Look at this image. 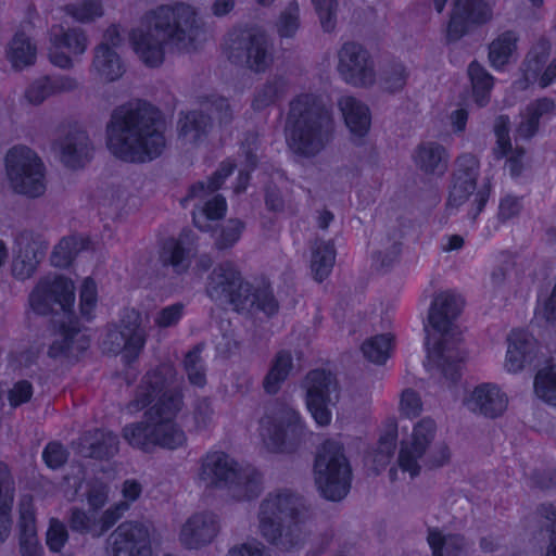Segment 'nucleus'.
Masks as SVG:
<instances>
[{
  "label": "nucleus",
  "instance_id": "nucleus-5",
  "mask_svg": "<svg viewBox=\"0 0 556 556\" xmlns=\"http://www.w3.org/2000/svg\"><path fill=\"white\" fill-rule=\"evenodd\" d=\"M331 126V113L321 99L301 94L291 103L287 142L295 153L311 155L324 146Z\"/></svg>",
  "mask_w": 556,
  "mask_h": 556
},
{
  "label": "nucleus",
  "instance_id": "nucleus-31",
  "mask_svg": "<svg viewBox=\"0 0 556 556\" xmlns=\"http://www.w3.org/2000/svg\"><path fill=\"white\" fill-rule=\"evenodd\" d=\"M446 150L434 142L418 146L414 153L415 164L426 174L442 175L447 168Z\"/></svg>",
  "mask_w": 556,
  "mask_h": 556
},
{
  "label": "nucleus",
  "instance_id": "nucleus-41",
  "mask_svg": "<svg viewBox=\"0 0 556 556\" xmlns=\"http://www.w3.org/2000/svg\"><path fill=\"white\" fill-rule=\"evenodd\" d=\"M292 368V357L288 352L277 354L269 372L264 380V388L268 393H276L286 380Z\"/></svg>",
  "mask_w": 556,
  "mask_h": 556
},
{
  "label": "nucleus",
  "instance_id": "nucleus-59",
  "mask_svg": "<svg viewBox=\"0 0 556 556\" xmlns=\"http://www.w3.org/2000/svg\"><path fill=\"white\" fill-rule=\"evenodd\" d=\"M541 515L546 519L551 527L549 544L545 556H556V505L551 504L541 508Z\"/></svg>",
  "mask_w": 556,
  "mask_h": 556
},
{
  "label": "nucleus",
  "instance_id": "nucleus-50",
  "mask_svg": "<svg viewBox=\"0 0 556 556\" xmlns=\"http://www.w3.org/2000/svg\"><path fill=\"white\" fill-rule=\"evenodd\" d=\"M97 306V286L96 282L87 278L84 280L80 296H79V309L80 314L87 319L93 316V312Z\"/></svg>",
  "mask_w": 556,
  "mask_h": 556
},
{
  "label": "nucleus",
  "instance_id": "nucleus-18",
  "mask_svg": "<svg viewBox=\"0 0 556 556\" xmlns=\"http://www.w3.org/2000/svg\"><path fill=\"white\" fill-rule=\"evenodd\" d=\"M113 556H152L149 528L140 522H124L110 536Z\"/></svg>",
  "mask_w": 556,
  "mask_h": 556
},
{
  "label": "nucleus",
  "instance_id": "nucleus-57",
  "mask_svg": "<svg viewBox=\"0 0 556 556\" xmlns=\"http://www.w3.org/2000/svg\"><path fill=\"white\" fill-rule=\"evenodd\" d=\"M67 540V532L63 523L52 520L47 532V544L52 551H60Z\"/></svg>",
  "mask_w": 556,
  "mask_h": 556
},
{
  "label": "nucleus",
  "instance_id": "nucleus-33",
  "mask_svg": "<svg viewBox=\"0 0 556 556\" xmlns=\"http://www.w3.org/2000/svg\"><path fill=\"white\" fill-rule=\"evenodd\" d=\"M427 539L433 556H463L466 552V542L459 535L434 528L429 530Z\"/></svg>",
  "mask_w": 556,
  "mask_h": 556
},
{
  "label": "nucleus",
  "instance_id": "nucleus-25",
  "mask_svg": "<svg viewBox=\"0 0 556 556\" xmlns=\"http://www.w3.org/2000/svg\"><path fill=\"white\" fill-rule=\"evenodd\" d=\"M218 533V522L212 514H194L180 528L178 540L189 549H199L210 544Z\"/></svg>",
  "mask_w": 556,
  "mask_h": 556
},
{
  "label": "nucleus",
  "instance_id": "nucleus-20",
  "mask_svg": "<svg viewBox=\"0 0 556 556\" xmlns=\"http://www.w3.org/2000/svg\"><path fill=\"white\" fill-rule=\"evenodd\" d=\"M142 316L136 309L127 311L122 320V330H111L106 334L104 345L109 352L124 351L126 356H135L144 344V332L141 329Z\"/></svg>",
  "mask_w": 556,
  "mask_h": 556
},
{
  "label": "nucleus",
  "instance_id": "nucleus-10",
  "mask_svg": "<svg viewBox=\"0 0 556 556\" xmlns=\"http://www.w3.org/2000/svg\"><path fill=\"white\" fill-rule=\"evenodd\" d=\"M7 175L12 188L24 195L36 198L46 190L45 170L38 156L26 147H15L7 155Z\"/></svg>",
  "mask_w": 556,
  "mask_h": 556
},
{
  "label": "nucleus",
  "instance_id": "nucleus-46",
  "mask_svg": "<svg viewBox=\"0 0 556 556\" xmlns=\"http://www.w3.org/2000/svg\"><path fill=\"white\" fill-rule=\"evenodd\" d=\"M226 213V202L219 195H213L207 200L202 208L193 214L195 225L200 229H207L206 220H216L222 218Z\"/></svg>",
  "mask_w": 556,
  "mask_h": 556
},
{
  "label": "nucleus",
  "instance_id": "nucleus-39",
  "mask_svg": "<svg viewBox=\"0 0 556 556\" xmlns=\"http://www.w3.org/2000/svg\"><path fill=\"white\" fill-rule=\"evenodd\" d=\"M517 37L511 31L501 34L489 48V60L494 68H502L513 59L516 51Z\"/></svg>",
  "mask_w": 556,
  "mask_h": 556
},
{
  "label": "nucleus",
  "instance_id": "nucleus-61",
  "mask_svg": "<svg viewBox=\"0 0 556 556\" xmlns=\"http://www.w3.org/2000/svg\"><path fill=\"white\" fill-rule=\"evenodd\" d=\"M298 28V7H291L285 12L278 22V31L283 37L294 34Z\"/></svg>",
  "mask_w": 556,
  "mask_h": 556
},
{
  "label": "nucleus",
  "instance_id": "nucleus-55",
  "mask_svg": "<svg viewBox=\"0 0 556 556\" xmlns=\"http://www.w3.org/2000/svg\"><path fill=\"white\" fill-rule=\"evenodd\" d=\"M319 16L323 28L327 31L334 26V0H312Z\"/></svg>",
  "mask_w": 556,
  "mask_h": 556
},
{
  "label": "nucleus",
  "instance_id": "nucleus-64",
  "mask_svg": "<svg viewBox=\"0 0 556 556\" xmlns=\"http://www.w3.org/2000/svg\"><path fill=\"white\" fill-rule=\"evenodd\" d=\"M228 556H265V553L258 543L249 542L241 546L233 547Z\"/></svg>",
  "mask_w": 556,
  "mask_h": 556
},
{
  "label": "nucleus",
  "instance_id": "nucleus-13",
  "mask_svg": "<svg viewBox=\"0 0 556 556\" xmlns=\"http://www.w3.org/2000/svg\"><path fill=\"white\" fill-rule=\"evenodd\" d=\"M477 168L478 161L473 155L465 154L458 159L447 201L450 207L457 208L467 204L473 215L481 212L488 201L490 188L488 185L476 187Z\"/></svg>",
  "mask_w": 556,
  "mask_h": 556
},
{
  "label": "nucleus",
  "instance_id": "nucleus-2",
  "mask_svg": "<svg viewBox=\"0 0 556 556\" xmlns=\"http://www.w3.org/2000/svg\"><path fill=\"white\" fill-rule=\"evenodd\" d=\"M200 35L194 12L184 4L161 5L147 12L129 34L137 56L149 66H157L164 58V45L189 50Z\"/></svg>",
  "mask_w": 556,
  "mask_h": 556
},
{
  "label": "nucleus",
  "instance_id": "nucleus-38",
  "mask_svg": "<svg viewBox=\"0 0 556 556\" xmlns=\"http://www.w3.org/2000/svg\"><path fill=\"white\" fill-rule=\"evenodd\" d=\"M336 251L331 241H317L312 249L311 269L316 280H324L333 267Z\"/></svg>",
  "mask_w": 556,
  "mask_h": 556
},
{
  "label": "nucleus",
  "instance_id": "nucleus-16",
  "mask_svg": "<svg viewBox=\"0 0 556 556\" xmlns=\"http://www.w3.org/2000/svg\"><path fill=\"white\" fill-rule=\"evenodd\" d=\"M303 430V420L293 408L276 407L260 421V434L268 450H283L285 439Z\"/></svg>",
  "mask_w": 556,
  "mask_h": 556
},
{
  "label": "nucleus",
  "instance_id": "nucleus-63",
  "mask_svg": "<svg viewBox=\"0 0 556 556\" xmlns=\"http://www.w3.org/2000/svg\"><path fill=\"white\" fill-rule=\"evenodd\" d=\"M186 251L178 242H168L164 250V258L173 266L179 267L185 260Z\"/></svg>",
  "mask_w": 556,
  "mask_h": 556
},
{
  "label": "nucleus",
  "instance_id": "nucleus-12",
  "mask_svg": "<svg viewBox=\"0 0 556 556\" xmlns=\"http://www.w3.org/2000/svg\"><path fill=\"white\" fill-rule=\"evenodd\" d=\"M305 405L317 426L326 427L332 420L331 408L339 401L336 379L325 370L311 371L304 379Z\"/></svg>",
  "mask_w": 556,
  "mask_h": 556
},
{
  "label": "nucleus",
  "instance_id": "nucleus-36",
  "mask_svg": "<svg viewBox=\"0 0 556 556\" xmlns=\"http://www.w3.org/2000/svg\"><path fill=\"white\" fill-rule=\"evenodd\" d=\"M43 255V248L38 242H27L21 247L13 262V274L20 279L30 277Z\"/></svg>",
  "mask_w": 556,
  "mask_h": 556
},
{
  "label": "nucleus",
  "instance_id": "nucleus-49",
  "mask_svg": "<svg viewBox=\"0 0 556 556\" xmlns=\"http://www.w3.org/2000/svg\"><path fill=\"white\" fill-rule=\"evenodd\" d=\"M90 150L81 138L68 141L62 148L63 162L72 167L80 166L89 157Z\"/></svg>",
  "mask_w": 556,
  "mask_h": 556
},
{
  "label": "nucleus",
  "instance_id": "nucleus-40",
  "mask_svg": "<svg viewBox=\"0 0 556 556\" xmlns=\"http://www.w3.org/2000/svg\"><path fill=\"white\" fill-rule=\"evenodd\" d=\"M535 395L549 405L556 406V365L541 368L534 378Z\"/></svg>",
  "mask_w": 556,
  "mask_h": 556
},
{
  "label": "nucleus",
  "instance_id": "nucleus-9",
  "mask_svg": "<svg viewBox=\"0 0 556 556\" xmlns=\"http://www.w3.org/2000/svg\"><path fill=\"white\" fill-rule=\"evenodd\" d=\"M314 472L316 484L326 498L340 501L349 493L351 468L338 441L328 440L323 443L316 456Z\"/></svg>",
  "mask_w": 556,
  "mask_h": 556
},
{
  "label": "nucleus",
  "instance_id": "nucleus-52",
  "mask_svg": "<svg viewBox=\"0 0 556 556\" xmlns=\"http://www.w3.org/2000/svg\"><path fill=\"white\" fill-rule=\"evenodd\" d=\"M400 413L405 417L417 416L422 410L420 396L413 390H404L399 403Z\"/></svg>",
  "mask_w": 556,
  "mask_h": 556
},
{
  "label": "nucleus",
  "instance_id": "nucleus-7",
  "mask_svg": "<svg viewBox=\"0 0 556 556\" xmlns=\"http://www.w3.org/2000/svg\"><path fill=\"white\" fill-rule=\"evenodd\" d=\"M437 434L438 425L430 417L420 418L412 425L410 429L403 428L396 463L389 470L390 480L406 482L419 476L422 459L433 445Z\"/></svg>",
  "mask_w": 556,
  "mask_h": 556
},
{
  "label": "nucleus",
  "instance_id": "nucleus-44",
  "mask_svg": "<svg viewBox=\"0 0 556 556\" xmlns=\"http://www.w3.org/2000/svg\"><path fill=\"white\" fill-rule=\"evenodd\" d=\"M556 321V283L554 289L542 290L538 296L533 323L540 327Z\"/></svg>",
  "mask_w": 556,
  "mask_h": 556
},
{
  "label": "nucleus",
  "instance_id": "nucleus-32",
  "mask_svg": "<svg viewBox=\"0 0 556 556\" xmlns=\"http://www.w3.org/2000/svg\"><path fill=\"white\" fill-rule=\"evenodd\" d=\"M494 131L496 137L495 154L498 157L506 156L510 174L513 176L518 175L525 164V153L521 150H511L508 137V119L500 116L495 122Z\"/></svg>",
  "mask_w": 556,
  "mask_h": 556
},
{
  "label": "nucleus",
  "instance_id": "nucleus-54",
  "mask_svg": "<svg viewBox=\"0 0 556 556\" xmlns=\"http://www.w3.org/2000/svg\"><path fill=\"white\" fill-rule=\"evenodd\" d=\"M243 229L244 225L242 222L238 219H230L216 239L217 244L220 248H227L235 244L239 240Z\"/></svg>",
  "mask_w": 556,
  "mask_h": 556
},
{
  "label": "nucleus",
  "instance_id": "nucleus-51",
  "mask_svg": "<svg viewBox=\"0 0 556 556\" xmlns=\"http://www.w3.org/2000/svg\"><path fill=\"white\" fill-rule=\"evenodd\" d=\"M70 13L78 21H91L102 15V4L100 0H78L71 7Z\"/></svg>",
  "mask_w": 556,
  "mask_h": 556
},
{
  "label": "nucleus",
  "instance_id": "nucleus-30",
  "mask_svg": "<svg viewBox=\"0 0 556 556\" xmlns=\"http://www.w3.org/2000/svg\"><path fill=\"white\" fill-rule=\"evenodd\" d=\"M37 47L24 33H16L5 48V60L15 71H23L35 64Z\"/></svg>",
  "mask_w": 556,
  "mask_h": 556
},
{
  "label": "nucleus",
  "instance_id": "nucleus-45",
  "mask_svg": "<svg viewBox=\"0 0 556 556\" xmlns=\"http://www.w3.org/2000/svg\"><path fill=\"white\" fill-rule=\"evenodd\" d=\"M393 336L384 333L366 340L362 345L364 356L372 363L381 364L389 357Z\"/></svg>",
  "mask_w": 556,
  "mask_h": 556
},
{
  "label": "nucleus",
  "instance_id": "nucleus-47",
  "mask_svg": "<svg viewBox=\"0 0 556 556\" xmlns=\"http://www.w3.org/2000/svg\"><path fill=\"white\" fill-rule=\"evenodd\" d=\"M206 119L198 113H189L179 122V136L188 143H195L205 134Z\"/></svg>",
  "mask_w": 556,
  "mask_h": 556
},
{
  "label": "nucleus",
  "instance_id": "nucleus-53",
  "mask_svg": "<svg viewBox=\"0 0 556 556\" xmlns=\"http://www.w3.org/2000/svg\"><path fill=\"white\" fill-rule=\"evenodd\" d=\"M185 367L188 372L189 380L192 384L201 387L205 382V377L202 370L200 350L197 349L190 352L185 359Z\"/></svg>",
  "mask_w": 556,
  "mask_h": 556
},
{
  "label": "nucleus",
  "instance_id": "nucleus-8",
  "mask_svg": "<svg viewBox=\"0 0 556 556\" xmlns=\"http://www.w3.org/2000/svg\"><path fill=\"white\" fill-rule=\"evenodd\" d=\"M86 488H88V510H74L71 525L75 530L90 532L93 535H100L113 525L121 514L127 509L128 504L136 501L141 493V486L138 482L134 480L125 481L122 488L124 502L114 509H108L100 515L99 509L104 505L108 497L106 488L102 484L86 485Z\"/></svg>",
  "mask_w": 556,
  "mask_h": 556
},
{
  "label": "nucleus",
  "instance_id": "nucleus-1",
  "mask_svg": "<svg viewBox=\"0 0 556 556\" xmlns=\"http://www.w3.org/2000/svg\"><path fill=\"white\" fill-rule=\"evenodd\" d=\"M134 405L137 409L147 408L148 424L125 427L124 438L129 444L150 451L155 446L173 450L186 442L185 432L175 421L181 399L167 389L159 374L146 378Z\"/></svg>",
  "mask_w": 556,
  "mask_h": 556
},
{
  "label": "nucleus",
  "instance_id": "nucleus-6",
  "mask_svg": "<svg viewBox=\"0 0 556 556\" xmlns=\"http://www.w3.org/2000/svg\"><path fill=\"white\" fill-rule=\"evenodd\" d=\"M208 295L222 302H229L237 311H244L256 306L266 314H273L277 303L273 294L267 290L252 291L248 282H243L231 263L219 265L210 276L207 285Z\"/></svg>",
  "mask_w": 556,
  "mask_h": 556
},
{
  "label": "nucleus",
  "instance_id": "nucleus-27",
  "mask_svg": "<svg viewBox=\"0 0 556 556\" xmlns=\"http://www.w3.org/2000/svg\"><path fill=\"white\" fill-rule=\"evenodd\" d=\"M338 108L353 139H363L370 129L371 115L363 101L352 96H343Z\"/></svg>",
  "mask_w": 556,
  "mask_h": 556
},
{
  "label": "nucleus",
  "instance_id": "nucleus-15",
  "mask_svg": "<svg viewBox=\"0 0 556 556\" xmlns=\"http://www.w3.org/2000/svg\"><path fill=\"white\" fill-rule=\"evenodd\" d=\"M295 498L289 492H281L268 496L261 506L260 531L268 541L275 542L278 538L285 545L288 542L290 531L282 533L280 526L293 518L295 511Z\"/></svg>",
  "mask_w": 556,
  "mask_h": 556
},
{
  "label": "nucleus",
  "instance_id": "nucleus-60",
  "mask_svg": "<svg viewBox=\"0 0 556 556\" xmlns=\"http://www.w3.org/2000/svg\"><path fill=\"white\" fill-rule=\"evenodd\" d=\"M31 395V384L27 381H18L9 390L8 397L12 406H18L27 402Z\"/></svg>",
  "mask_w": 556,
  "mask_h": 556
},
{
  "label": "nucleus",
  "instance_id": "nucleus-24",
  "mask_svg": "<svg viewBox=\"0 0 556 556\" xmlns=\"http://www.w3.org/2000/svg\"><path fill=\"white\" fill-rule=\"evenodd\" d=\"M227 49L231 56H240L239 51L244 50L247 63L254 71H263L270 62V56L266 52L264 36L252 30L230 34L227 42Z\"/></svg>",
  "mask_w": 556,
  "mask_h": 556
},
{
  "label": "nucleus",
  "instance_id": "nucleus-58",
  "mask_svg": "<svg viewBox=\"0 0 556 556\" xmlns=\"http://www.w3.org/2000/svg\"><path fill=\"white\" fill-rule=\"evenodd\" d=\"M102 442L98 445H91L90 451L86 453L90 457H103L116 451L117 439L112 433H100Z\"/></svg>",
  "mask_w": 556,
  "mask_h": 556
},
{
  "label": "nucleus",
  "instance_id": "nucleus-42",
  "mask_svg": "<svg viewBox=\"0 0 556 556\" xmlns=\"http://www.w3.org/2000/svg\"><path fill=\"white\" fill-rule=\"evenodd\" d=\"M468 74L472 86V97L479 106H483L489 100V93L493 86L492 77L478 63H471Z\"/></svg>",
  "mask_w": 556,
  "mask_h": 556
},
{
  "label": "nucleus",
  "instance_id": "nucleus-19",
  "mask_svg": "<svg viewBox=\"0 0 556 556\" xmlns=\"http://www.w3.org/2000/svg\"><path fill=\"white\" fill-rule=\"evenodd\" d=\"M86 37L76 29H65L63 25L51 28L49 59L62 68L71 67L76 58L86 50Z\"/></svg>",
  "mask_w": 556,
  "mask_h": 556
},
{
  "label": "nucleus",
  "instance_id": "nucleus-17",
  "mask_svg": "<svg viewBox=\"0 0 556 556\" xmlns=\"http://www.w3.org/2000/svg\"><path fill=\"white\" fill-rule=\"evenodd\" d=\"M337 71L345 83L355 87H369L376 81L372 60L368 52L356 43H346L340 49Z\"/></svg>",
  "mask_w": 556,
  "mask_h": 556
},
{
  "label": "nucleus",
  "instance_id": "nucleus-35",
  "mask_svg": "<svg viewBox=\"0 0 556 556\" xmlns=\"http://www.w3.org/2000/svg\"><path fill=\"white\" fill-rule=\"evenodd\" d=\"M77 83L71 77L56 79L41 78L35 81L26 91V98L31 103H40L47 97L61 91H68L76 87Z\"/></svg>",
  "mask_w": 556,
  "mask_h": 556
},
{
  "label": "nucleus",
  "instance_id": "nucleus-14",
  "mask_svg": "<svg viewBox=\"0 0 556 556\" xmlns=\"http://www.w3.org/2000/svg\"><path fill=\"white\" fill-rule=\"evenodd\" d=\"M74 302V283L63 275L41 280L29 296L30 307L38 314L68 313Z\"/></svg>",
  "mask_w": 556,
  "mask_h": 556
},
{
  "label": "nucleus",
  "instance_id": "nucleus-4",
  "mask_svg": "<svg viewBox=\"0 0 556 556\" xmlns=\"http://www.w3.org/2000/svg\"><path fill=\"white\" fill-rule=\"evenodd\" d=\"M149 108L117 110L108 127V148L117 157L146 162L160 155L164 148L162 123Z\"/></svg>",
  "mask_w": 556,
  "mask_h": 556
},
{
  "label": "nucleus",
  "instance_id": "nucleus-29",
  "mask_svg": "<svg viewBox=\"0 0 556 556\" xmlns=\"http://www.w3.org/2000/svg\"><path fill=\"white\" fill-rule=\"evenodd\" d=\"M547 51L548 47L543 43L529 53L525 68L527 81L536 84L540 87H546L556 78V59L541 73Z\"/></svg>",
  "mask_w": 556,
  "mask_h": 556
},
{
  "label": "nucleus",
  "instance_id": "nucleus-43",
  "mask_svg": "<svg viewBox=\"0 0 556 556\" xmlns=\"http://www.w3.org/2000/svg\"><path fill=\"white\" fill-rule=\"evenodd\" d=\"M85 240L77 236L63 238L54 248L51 263L56 267L70 265L75 255L85 248Z\"/></svg>",
  "mask_w": 556,
  "mask_h": 556
},
{
  "label": "nucleus",
  "instance_id": "nucleus-3",
  "mask_svg": "<svg viewBox=\"0 0 556 556\" xmlns=\"http://www.w3.org/2000/svg\"><path fill=\"white\" fill-rule=\"evenodd\" d=\"M462 308L460 299L451 292H440L432 300L427 323L425 369L439 381H453L466 358L460 348V333L455 319Z\"/></svg>",
  "mask_w": 556,
  "mask_h": 556
},
{
  "label": "nucleus",
  "instance_id": "nucleus-56",
  "mask_svg": "<svg viewBox=\"0 0 556 556\" xmlns=\"http://www.w3.org/2000/svg\"><path fill=\"white\" fill-rule=\"evenodd\" d=\"M184 306L173 304L162 308L155 316L154 323L157 327L166 328L176 325L182 317Z\"/></svg>",
  "mask_w": 556,
  "mask_h": 556
},
{
  "label": "nucleus",
  "instance_id": "nucleus-28",
  "mask_svg": "<svg viewBox=\"0 0 556 556\" xmlns=\"http://www.w3.org/2000/svg\"><path fill=\"white\" fill-rule=\"evenodd\" d=\"M397 438V425L395 419H388L382 428L376 447L366 458L367 467L378 473L391 462Z\"/></svg>",
  "mask_w": 556,
  "mask_h": 556
},
{
  "label": "nucleus",
  "instance_id": "nucleus-48",
  "mask_svg": "<svg viewBox=\"0 0 556 556\" xmlns=\"http://www.w3.org/2000/svg\"><path fill=\"white\" fill-rule=\"evenodd\" d=\"M12 503V488L7 479L0 481V542H3L10 532L11 520L9 510Z\"/></svg>",
  "mask_w": 556,
  "mask_h": 556
},
{
  "label": "nucleus",
  "instance_id": "nucleus-23",
  "mask_svg": "<svg viewBox=\"0 0 556 556\" xmlns=\"http://www.w3.org/2000/svg\"><path fill=\"white\" fill-rule=\"evenodd\" d=\"M507 349L504 359V369L510 374L521 371L531 363L538 352V341L527 329H513L506 339Z\"/></svg>",
  "mask_w": 556,
  "mask_h": 556
},
{
  "label": "nucleus",
  "instance_id": "nucleus-11",
  "mask_svg": "<svg viewBox=\"0 0 556 556\" xmlns=\"http://www.w3.org/2000/svg\"><path fill=\"white\" fill-rule=\"evenodd\" d=\"M199 480L205 485L233 489L239 497H250L256 482L243 475L238 464L223 452L208 453L199 469Z\"/></svg>",
  "mask_w": 556,
  "mask_h": 556
},
{
  "label": "nucleus",
  "instance_id": "nucleus-34",
  "mask_svg": "<svg viewBox=\"0 0 556 556\" xmlns=\"http://www.w3.org/2000/svg\"><path fill=\"white\" fill-rule=\"evenodd\" d=\"M21 528L22 556H42V548L36 539L34 513L29 501L21 504Z\"/></svg>",
  "mask_w": 556,
  "mask_h": 556
},
{
  "label": "nucleus",
  "instance_id": "nucleus-62",
  "mask_svg": "<svg viewBox=\"0 0 556 556\" xmlns=\"http://www.w3.org/2000/svg\"><path fill=\"white\" fill-rule=\"evenodd\" d=\"M43 459L48 467L58 468L66 459V453L62 445L50 443L43 451Z\"/></svg>",
  "mask_w": 556,
  "mask_h": 556
},
{
  "label": "nucleus",
  "instance_id": "nucleus-26",
  "mask_svg": "<svg viewBox=\"0 0 556 556\" xmlns=\"http://www.w3.org/2000/svg\"><path fill=\"white\" fill-rule=\"evenodd\" d=\"M121 42V34L117 26L110 27L104 35V42L97 49L93 61V73L98 79L111 81L122 76L123 65L112 47Z\"/></svg>",
  "mask_w": 556,
  "mask_h": 556
},
{
  "label": "nucleus",
  "instance_id": "nucleus-37",
  "mask_svg": "<svg viewBox=\"0 0 556 556\" xmlns=\"http://www.w3.org/2000/svg\"><path fill=\"white\" fill-rule=\"evenodd\" d=\"M554 108V102L548 99H542L528 105L520 115L521 121L517 128L518 135L522 138L532 136L538 128L540 118L549 114Z\"/></svg>",
  "mask_w": 556,
  "mask_h": 556
},
{
  "label": "nucleus",
  "instance_id": "nucleus-21",
  "mask_svg": "<svg viewBox=\"0 0 556 556\" xmlns=\"http://www.w3.org/2000/svg\"><path fill=\"white\" fill-rule=\"evenodd\" d=\"M464 405L471 412L495 418L506 410L508 397L497 384L483 382L467 390Z\"/></svg>",
  "mask_w": 556,
  "mask_h": 556
},
{
  "label": "nucleus",
  "instance_id": "nucleus-22",
  "mask_svg": "<svg viewBox=\"0 0 556 556\" xmlns=\"http://www.w3.org/2000/svg\"><path fill=\"white\" fill-rule=\"evenodd\" d=\"M493 4V0H457L447 28L450 39L460 37L471 25L489 21Z\"/></svg>",
  "mask_w": 556,
  "mask_h": 556
}]
</instances>
